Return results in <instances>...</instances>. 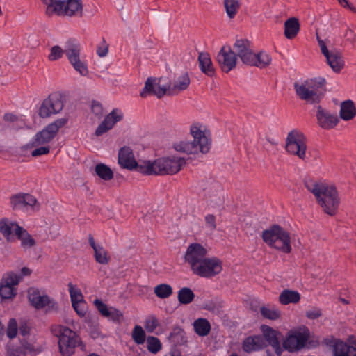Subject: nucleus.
Wrapping results in <instances>:
<instances>
[{
    "instance_id": "e433bc0d",
    "label": "nucleus",
    "mask_w": 356,
    "mask_h": 356,
    "mask_svg": "<svg viewBox=\"0 0 356 356\" xmlns=\"http://www.w3.org/2000/svg\"><path fill=\"white\" fill-rule=\"evenodd\" d=\"M261 315L264 318L271 321H276L281 318L282 312L275 305H264L260 307Z\"/></svg>"
},
{
    "instance_id": "ddd939ff",
    "label": "nucleus",
    "mask_w": 356,
    "mask_h": 356,
    "mask_svg": "<svg viewBox=\"0 0 356 356\" xmlns=\"http://www.w3.org/2000/svg\"><path fill=\"white\" fill-rule=\"evenodd\" d=\"M63 106V95L59 92H52L42 102L39 109V115L41 118H48L60 113Z\"/></svg>"
},
{
    "instance_id": "473e14b6",
    "label": "nucleus",
    "mask_w": 356,
    "mask_h": 356,
    "mask_svg": "<svg viewBox=\"0 0 356 356\" xmlns=\"http://www.w3.org/2000/svg\"><path fill=\"white\" fill-rule=\"evenodd\" d=\"M301 299L300 293L297 291L284 289L279 296V302L281 305L296 304Z\"/></svg>"
},
{
    "instance_id": "774afa93",
    "label": "nucleus",
    "mask_w": 356,
    "mask_h": 356,
    "mask_svg": "<svg viewBox=\"0 0 356 356\" xmlns=\"http://www.w3.org/2000/svg\"><path fill=\"white\" fill-rule=\"evenodd\" d=\"M165 356H181V354L177 352H171L169 354L165 355Z\"/></svg>"
},
{
    "instance_id": "a19ab883",
    "label": "nucleus",
    "mask_w": 356,
    "mask_h": 356,
    "mask_svg": "<svg viewBox=\"0 0 356 356\" xmlns=\"http://www.w3.org/2000/svg\"><path fill=\"white\" fill-rule=\"evenodd\" d=\"M95 171L96 175L103 180L108 181L113 177L112 170L104 163L97 164L95 168Z\"/></svg>"
},
{
    "instance_id": "8fccbe9b",
    "label": "nucleus",
    "mask_w": 356,
    "mask_h": 356,
    "mask_svg": "<svg viewBox=\"0 0 356 356\" xmlns=\"http://www.w3.org/2000/svg\"><path fill=\"white\" fill-rule=\"evenodd\" d=\"M159 325V321L156 316H149L145 322V328L148 332H153Z\"/></svg>"
},
{
    "instance_id": "4c0bfd02",
    "label": "nucleus",
    "mask_w": 356,
    "mask_h": 356,
    "mask_svg": "<svg viewBox=\"0 0 356 356\" xmlns=\"http://www.w3.org/2000/svg\"><path fill=\"white\" fill-rule=\"evenodd\" d=\"M356 114L354 103L351 100H347L341 103L340 108V117L344 120L353 119Z\"/></svg>"
},
{
    "instance_id": "f257e3e1",
    "label": "nucleus",
    "mask_w": 356,
    "mask_h": 356,
    "mask_svg": "<svg viewBox=\"0 0 356 356\" xmlns=\"http://www.w3.org/2000/svg\"><path fill=\"white\" fill-rule=\"evenodd\" d=\"M189 132L193 140H181L173 143V149L186 154H207L211 147V132L200 122H194L190 126Z\"/></svg>"
},
{
    "instance_id": "9d476101",
    "label": "nucleus",
    "mask_w": 356,
    "mask_h": 356,
    "mask_svg": "<svg viewBox=\"0 0 356 356\" xmlns=\"http://www.w3.org/2000/svg\"><path fill=\"white\" fill-rule=\"evenodd\" d=\"M68 120L65 118H59L48 124L41 131L37 133L31 141L26 145L27 148H32L50 143L56 136L59 129L65 126Z\"/></svg>"
},
{
    "instance_id": "49530a36",
    "label": "nucleus",
    "mask_w": 356,
    "mask_h": 356,
    "mask_svg": "<svg viewBox=\"0 0 356 356\" xmlns=\"http://www.w3.org/2000/svg\"><path fill=\"white\" fill-rule=\"evenodd\" d=\"M154 293L159 298L165 299L172 293V288L168 284H161L154 287Z\"/></svg>"
},
{
    "instance_id": "09e8293b",
    "label": "nucleus",
    "mask_w": 356,
    "mask_h": 356,
    "mask_svg": "<svg viewBox=\"0 0 356 356\" xmlns=\"http://www.w3.org/2000/svg\"><path fill=\"white\" fill-rule=\"evenodd\" d=\"M132 339L136 343L143 344L145 341V333L140 325H136L132 332Z\"/></svg>"
},
{
    "instance_id": "4be33fe9",
    "label": "nucleus",
    "mask_w": 356,
    "mask_h": 356,
    "mask_svg": "<svg viewBox=\"0 0 356 356\" xmlns=\"http://www.w3.org/2000/svg\"><path fill=\"white\" fill-rule=\"evenodd\" d=\"M123 114L119 109H113L109 114H108L104 120L99 124L95 131L96 136H101L104 134L111 130L114 125L122 120Z\"/></svg>"
},
{
    "instance_id": "f8f14e48",
    "label": "nucleus",
    "mask_w": 356,
    "mask_h": 356,
    "mask_svg": "<svg viewBox=\"0 0 356 356\" xmlns=\"http://www.w3.org/2000/svg\"><path fill=\"white\" fill-rule=\"evenodd\" d=\"M222 270V262L216 257H206L193 271V273L204 278H211Z\"/></svg>"
},
{
    "instance_id": "7c9ffc66",
    "label": "nucleus",
    "mask_w": 356,
    "mask_h": 356,
    "mask_svg": "<svg viewBox=\"0 0 356 356\" xmlns=\"http://www.w3.org/2000/svg\"><path fill=\"white\" fill-rule=\"evenodd\" d=\"M271 60V56L266 51H262L257 54L253 52L248 65L265 68L270 64Z\"/></svg>"
},
{
    "instance_id": "f03ea898",
    "label": "nucleus",
    "mask_w": 356,
    "mask_h": 356,
    "mask_svg": "<svg viewBox=\"0 0 356 356\" xmlns=\"http://www.w3.org/2000/svg\"><path fill=\"white\" fill-rule=\"evenodd\" d=\"M307 189L312 193L323 211L332 216L339 207L340 198L336 187L325 183L307 182Z\"/></svg>"
},
{
    "instance_id": "c85d7f7f",
    "label": "nucleus",
    "mask_w": 356,
    "mask_h": 356,
    "mask_svg": "<svg viewBox=\"0 0 356 356\" xmlns=\"http://www.w3.org/2000/svg\"><path fill=\"white\" fill-rule=\"evenodd\" d=\"M221 193V187L219 185H216L212 188L205 189L204 196L207 204L212 207H215L222 203Z\"/></svg>"
},
{
    "instance_id": "423d86ee",
    "label": "nucleus",
    "mask_w": 356,
    "mask_h": 356,
    "mask_svg": "<svg viewBox=\"0 0 356 356\" xmlns=\"http://www.w3.org/2000/svg\"><path fill=\"white\" fill-rule=\"evenodd\" d=\"M325 83V80L321 78L307 80L301 83H295L294 89L301 99L311 104L318 103L324 95Z\"/></svg>"
},
{
    "instance_id": "6e6d98bb",
    "label": "nucleus",
    "mask_w": 356,
    "mask_h": 356,
    "mask_svg": "<svg viewBox=\"0 0 356 356\" xmlns=\"http://www.w3.org/2000/svg\"><path fill=\"white\" fill-rule=\"evenodd\" d=\"M92 111L97 118H100L103 115V107L102 104L97 102H93L92 104Z\"/></svg>"
},
{
    "instance_id": "4468645a",
    "label": "nucleus",
    "mask_w": 356,
    "mask_h": 356,
    "mask_svg": "<svg viewBox=\"0 0 356 356\" xmlns=\"http://www.w3.org/2000/svg\"><path fill=\"white\" fill-rule=\"evenodd\" d=\"M207 254L208 251L204 245L198 243H192L186 248L184 260L193 272L207 256Z\"/></svg>"
},
{
    "instance_id": "72a5a7b5",
    "label": "nucleus",
    "mask_w": 356,
    "mask_h": 356,
    "mask_svg": "<svg viewBox=\"0 0 356 356\" xmlns=\"http://www.w3.org/2000/svg\"><path fill=\"white\" fill-rule=\"evenodd\" d=\"M300 31V24L298 19L296 17L289 18L284 22V36L292 40L295 38Z\"/></svg>"
},
{
    "instance_id": "052dcab7",
    "label": "nucleus",
    "mask_w": 356,
    "mask_h": 356,
    "mask_svg": "<svg viewBox=\"0 0 356 356\" xmlns=\"http://www.w3.org/2000/svg\"><path fill=\"white\" fill-rule=\"evenodd\" d=\"M339 4L345 8L349 9L353 13H356V8L352 3H350L348 0H338Z\"/></svg>"
},
{
    "instance_id": "aec40b11",
    "label": "nucleus",
    "mask_w": 356,
    "mask_h": 356,
    "mask_svg": "<svg viewBox=\"0 0 356 356\" xmlns=\"http://www.w3.org/2000/svg\"><path fill=\"white\" fill-rule=\"evenodd\" d=\"M10 204L14 209H39L36 198L29 193H18L13 195L10 197Z\"/></svg>"
},
{
    "instance_id": "7ed1b4c3",
    "label": "nucleus",
    "mask_w": 356,
    "mask_h": 356,
    "mask_svg": "<svg viewBox=\"0 0 356 356\" xmlns=\"http://www.w3.org/2000/svg\"><path fill=\"white\" fill-rule=\"evenodd\" d=\"M141 171L145 175H176L186 165L184 158L171 155L158 158L154 161L147 160L143 163Z\"/></svg>"
},
{
    "instance_id": "9b49d317",
    "label": "nucleus",
    "mask_w": 356,
    "mask_h": 356,
    "mask_svg": "<svg viewBox=\"0 0 356 356\" xmlns=\"http://www.w3.org/2000/svg\"><path fill=\"white\" fill-rule=\"evenodd\" d=\"M67 58L73 68L80 74V75L86 76L88 74V68L87 64L80 58V44L72 39L66 41Z\"/></svg>"
},
{
    "instance_id": "a18cd8bd",
    "label": "nucleus",
    "mask_w": 356,
    "mask_h": 356,
    "mask_svg": "<svg viewBox=\"0 0 356 356\" xmlns=\"http://www.w3.org/2000/svg\"><path fill=\"white\" fill-rule=\"evenodd\" d=\"M64 54L67 56L66 42L65 43L64 49L59 45H54L51 47L47 58L49 61H56L60 60Z\"/></svg>"
},
{
    "instance_id": "dca6fc26",
    "label": "nucleus",
    "mask_w": 356,
    "mask_h": 356,
    "mask_svg": "<svg viewBox=\"0 0 356 356\" xmlns=\"http://www.w3.org/2000/svg\"><path fill=\"white\" fill-rule=\"evenodd\" d=\"M326 346L332 348L334 356H356V340L349 343L333 337L324 341Z\"/></svg>"
},
{
    "instance_id": "c9c22d12",
    "label": "nucleus",
    "mask_w": 356,
    "mask_h": 356,
    "mask_svg": "<svg viewBox=\"0 0 356 356\" xmlns=\"http://www.w3.org/2000/svg\"><path fill=\"white\" fill-rule=\"evenodd\" d=\"M193 325L195 332L200 337L208 335L211 329L209 321L203 318L196 319L193 322Z\"/></svg>"
},
{
    "instance_id": "a878e982",
    "label": "nucleus",
    "mask_w": 356,
    "mask_h": 356,
    "mask_svg": "<svg viewBox=\"0 0 356 356\" xmlns=\"http://www.w3.org/2000/svg\"><path fill=\"white\" fill-rule=\"evenodd\" d=\"M93 304L102 316L111 318L114 321H120L123 316L120 310L114 307H108L99 299H95Z\"/></svg>"
},
{
    "instance_id": "37998d69",
    "label": "nucleus",
    "mask_w": 356,
    "mask_h": 356,
    "mask_svg": "<svg viewBox=\"0 0 356 356\" xmlns=\"http://www.w3.org/2000/svg\"><path fill=\"white\" fill-rule=\"evenodd\" d=\"M17 226H19L16 222L10 221L7 218L2 219L0 221V232L7 238H8L13 231L15 232Z\"/></svg>"
},
{
    "instance_id": "1a4fd4ad",
    "label": "nucleus",
    "mask_w": 356,
    "mask_h": 356,
    "mask_svg": "<svg viewBox=\"0 0 356 356\" xmlns=\"http://www.w3.org/2000/svg\"><path fill=\"white\" fill-rule=\"evenodd\" d=\"M58 346L62 356H72L76 347H80L82 350L86 348L80 337L68 327H60Z\"/></svg>"
},
{
    "instance_id": "c756f323",
    "label": "nucleus",
    "mask_w": 356,
    "mask_h": 356,
    "mask_svg": "<svg viewBox=\"0 0 356 356\" xmlns=\"http://www.w3.org/2000/svg\"><path fill=\"white\" fill-rule=\"evenodd\" d=\"M264 346V340L261 335L250 336L243 341V349L246 353L257 351Z\"/></svg>"
},
{
    "instance_id": "e2e57ef3",
    "label": "nucleus",
    "mask_w": 356,
    "mask_h": 356,
    "mask_svg": "<svg viewBox=\"0 0 356 356\" xmlns=\"http://www.w3.org/2000/svg\"><path fill=\"white\" fill-rule=\"evenodd\" d=\"M270 346L273 348L275 353L278 355V356H280L282 353V348L280 346V341L279 340H277V344H275V343H271Z\"/></svg>"
},
{
    "instance_id": "de8ad7c7",
    "label": "nucleus",
    "mask_w": 356,
    "mask_h": 356,
    "mask_svg": "<svg viewBox=\"0 0 356 356\" xmlns=\"http://www.w3.org/2000/svg\"><path fill=\"white\" fill-rule=\"evenodd\" d=\"M147 350L152 353H157L161 349V343L154 337H149L147 340Z\"/></svg>"
},
{
    "instance_id": "0e129e2a",
    "label": "nucleus",
    "mask_w": 356,
    "mask_h": 356,
    "mask_svg": "<svg viewBox=\"0 0 356 356\" xmlns=\"http://www.w3.org/2000/svg\"><path fill=\"white\" fill-rule=\"evenodd\" d=\"M3 118L6 121L14 122L17 119V117L11 113H6L4 115Z\"/></svg>"
},
{
    "instance_id": "2eb2a0df",
    "label": "nucleus",
    "mask_w": 356,
    "mask_h": 356,
    "mask_svg": "<svg viewBox=\"0 0 356 356\" xmlns=\"http://www.w3.org/2000/svg\"><path fill=\"white\" fill-rule=\"evenodd\" d=\"M28 298L31 305L36 309L46 308L47 312L58 309L57 302L46 294L42 295L38 289H29Z\"/></svg>"
},
{
    "instance_id": "3c124183",
    "label": "nucleus",
    "mask_w": 356,
    "mask_h": 356,
    "mask_svg": "<svg viewBox=\"0 0 356 356\" xmlns=\"http://www.w3.org/2000/svg\"><path fill=\"white\" fill-rule=\"evenodd\" d=\"M72 306L80 317H84L87 312V303L85 300L76 303H72Z\"/></svg>"
},
{
    "instance_id": "0eeeda50",
    "label": "nucleus",
    "mask_w": 356,
    "mask_h": 356,
    "mask_svg": "<svg viewBox=\"0 0 356 356\" xmlns=\"http://www.w3.org/2000/svg\"><path fill=\"white\" fill-rule=\"evenodd\" d=\"M310 338V331L305 325L290 330L283 339V348L289 353H296L303 349Z\"/></svg>"
},
{
    "instance_id": "a211bd4d",
    "label": "nucleus",
    "mask_w": 356,
    "mask_h": 356,
    "mask_svg": "<svg viewBox=\"0 0 356 356\" xmlns=\"http://www.w3.org/2000/svg\"><path fill=\"white\" fill-rule=\"evenodd\" d=\"M21 277L14 273H8L0 284V296L2 299H11L17 294L15 286L19 284Z\"/></svg>"
},
{
    "instance_id": "58836bf2",
    "label": "nucleus",
    "mask_w": 356,
    "mask_h": 356,
    "mask_svg": "<svg viewBox=\"0 0 356 356\" xmlns=\"http://www.w3.org/2000/svg\"><path fill=\"white\" fill-rule=\"evenodd\" d=\"M260 330L263 334V339L265 338L270 345L271 343L277 344L278 336L280 334L278 331L267 325H261Z\"/></svg>"
},
{
    "instance_id": "cd10ccee",
    "label": "nucleus",
    "mask_w": 356,
    "mask_h": 356,
    "mask_svg": "<svg viewBox=\"0 0 356 356\" xmlns=\"http://www.w3.org/2000/svg\"><path fill=\"white\" fill-rule=\"evenodd\" d=\"M88 243L94 251V257L96 262L100 264H107L109 261V257L107 251L101 244H97L93 236L90 234Z\"/></svg>"
},
{
    "instance_id": "ea45409f",
    "label": "nucleus",
    "mask_w": 356,
    "mask_h": 356,
    "mask_svg": "<svg viewBox=\"0 0 356 356\" xmlns=\"http://www.w3.org/2000/svg\"><path fill=\"white\" fill-rule=\"evenodd\" d=\"M224 7L229 19L235 17L241 7V0H224Z\"/></svg>"
},
{
    "instance_id": "20e7f679",
    "label": "nucleus",
    "mask_w": 356,
    "mask_h": 356,
    "mask_svg": "<svg viewBox=\"0 0 356 356\" xmlns=\"http://www.w3.org/2000/svg\"><path fill=\"white\" fill-rule=\"evenodd\" d=\"M46 7L48 16L81 17L83 13L81 0H40Z\"/></svg>"
},
{
    "instance_id": "6e6552de",
    "label": "nucleus",
    "mask_w": 356,
    "mask_h": 356,
    "mask_svg": "<svg viewBox=\"0 0 356 356\" xmlns=\"http://www.w3.org/2000/svg\"><path fill=\"white\" fill-rule=\"evenodd\" d=\"M307 149V138L302 132L293 129L288 134L285 141V149L288 154L306 161Z\"/></svg>"
},
{
    "instance_id": "6ab92c4d",
    "label": "nucleus",
    "mask_w": 356,
    "mask_h": 356,
    "mask_svg": "<svg viewBox=\"0 0 356 356\" xmlns=\"http://www.w3.org/2000/svg\"><path fill=\"white\" fill-rule=\"evenodd\" d=\"M147 160L139 161L136 162L132 150L127 147H124L120 149L118 153V163L123 168L129 170H135L136 171L143 174L141 167L146 163Z\"/></svg>"
},
{
    "instance_id": "864d4df0",
    "label": "nucleus",
    "mask_w": 356,
    "mask_h": 356,
    "mask_svg": "<svg viewBox=\"0 0 356 356\" xmlns=\"http://www.w3.org/2000/svg\"><path fill=\"white\" fill-rule=\"evenodd\" d=\"M343 37L346 41L353 44L354 45L356 44V33L353 29L347 27Z\"/></svg>"
},
{
    "instance_id": "4d7b16f0",
    "label": "nucleus",
    "mask_w": 356,
    "mask_h": 356,
    "mask_svg": "<svg viewBox=\"0 0 356 356\" xmlns=\"http://www.w3.org/2000/svg\"><path fill=\"white\" fill-rule=\"evenodd\" d=\"M322 314L321 310L318 308H315L311 310H308L306 312V316L309 319H316L320 317Z\"/></svg>"
},
{
    "instance_id": "5701e85b",
    "label": "nucleus",
    "mask_w": 356,
    "mask_h": 356,
    "mask_svg": "<svg viewBox=\"0 0 356 356\" xmlns=\"http://www.w3.org/2000/svg\"><path fill=\"white\" fill-rule=\"evenodd\" d=\"M316 118L318 125L325 129H332L339 122V119L336 114L323 109L321 106L317 107Z\"/></svg>"
},
{
    "instance_id": "f704fd0d",
    "label": "nucleus",
    "mask_w": 356,
    "mask_h": 356,
    "mask_svg": "<svg viewBox=\"0 0 356 356\" xmlns=\"http://www.w3.org/2000/svg\"><path fill=\"white\" fill-rule=\"evenodd\" d=\"M15 234L21 241V246L24 250H28L33 247L35 241L28 232L20 226H17Z\"/></svg>"
},
{
    "instance_id": "b1692460",
    "label": "nucleus",
    "mask_w": 356,
    "mask_h": 356,
    "mask_svg": "<svg viewBox=\"0 0 356 356\" xmlns=\"http://www.w3.org/2000/svg\"><path fill=\"white\" fill-rule=\"evenodd\" d=\"M233 49L236 56L237 55L244 64L248 65L253 54L250 42L248 40H236L233 45Z\"/></svg>"
},
{
    "instance_id": "bb28decb",
    "label": "nucleus",
    "mask_w": 356,
    "mask_h": 356,
    "mask_svg": "<svg viewBox=\"0 0 356 356\" xmlns=\"http://www.w3.org/2000/svg\"><path fill=\"white\" fill-rule=\"evenodd\" d=\"M324 56L326 58L327 63L334 72L339 73L344 67L345 61L340 52L331 50Z\"/></svg>"
},
{
    "instance_id": "393cba45",
    "label": "nucleus",
    "mask_w": 356,
    "mask_h": 356,
    "mask_svg": "<svg viewBox=\"0 0 356 356\" xmlns=\"http://www.w3.org/2000/svg\"><path fill=\"white\" fill-rule=\"evenodd\" d=\"M191 83V80L188 73H183L176 76L173 81V83H166L168 89V95H174L179 92L186 90Z\"/></svg>"
},
{
    "instance_id": "79ce46f5",
    "label": "nucleus",
    "mask_w": 356,
    "mask_h": 356,
    "mask_svg": "<svg viewBox=\"0 0 356 356\" xmlns=\"http://www.w3.org/2000/svg\"><path fill=\"white\" fill-rule=\"evenodd\" d=\"M177 298L181 304L187 305L193 300L195 294L191 289L183 287L178 291Z\"/></svg>"
},
{
    "instance_id": "680f3d73",
    "label": "nucleus",
    "mask_w": 356,
    "mask_h": 356,
    "mask_svg": "<svg viewBox=\"0 0 356 356\" xmlns=\"http://www.w3.org/2000/svg\"><path fill=\"white\" fill-rule=\"evenodd\" d=\"M317 41L321 48V53L323 54V56L327 54V53H329L330 51L328 50L325 42L321 39L318 35H317Z\"/></svg>"
},
{
    "instance_id": "2f4dec72",
    "label": "nucleus",
    "mask_w": 356,
    "mask_h": 356,
    "mask_svg": "<svg viewBox=\"0 0 356 356\" xmlns=\"http://www.w3.org/2000/svg\"><path fill=\"white\" fill-rule=\"evenodd\" d=\"M199 67L202 72L208 76H213L215 74L214 67L210 57L207 52H201L198 56Z\"/></svg>"
},
{
    "instance_id": "39448f33",
    "label": "nucleus",
    "mask_w": 356,
    "mask_h": 356,
    "mask_svg": "<svg viewBox=\"0 0 356 356\" xmlns=\"http://www.w3.org/2000/svg\"><path fill=\"white\" fill-rule=\"evenodd\" d=\"M262 238L269 247L284 253L292 250L290 234L280 225H274L263 231Z\"/></svg>"
},
{
    "instance_id": "13d9d810",
    "label": "nucleus",
    "mask_w": 356,
    "mask_h": 356,
    "mask_svg": "<svg viewBox=\"0 0 356 356\" xmlns=\"http://www.w3.org/2000/svg\"><path fill=\"white\" fill-rule=\"evenodd\" d=\"M50 151L49 147H40L38 148H36L31 152V155L33 157H36L41 155H45L47 154Z\"/></svg>"
},
{
    "instance_id": "5fc2aeb1",
    "label": "nucleus",
    "mask_w": 356,
    "mask_h": 356,
    "mask_svg": "<svg viewBox=\"0 0 356 356\" xmlns=\"http://www.w3.org/2000/svg\"><path fill=\"white\" fill-rule=\"evenodd\" d=\"M204 219L206 226L209 230L213 231L216 229V217L214 215L207 214Z\"/></svg>"
},
{
    "instance_id": "f3484780",
    "label": "nucleus",
    "mask_w": 356,
    "mask_h": 356,
    "mask_svg": "<svg viewBox=\"0 0 356 356\" xmlns=\"http://www.w3.org/2000/svg\"><path fill=\"white\" fill-rule=\"evenodd\" d=\"M162 78L159 79L158 81L155 78H147L143 90L140 91V95L143 98L149 95H154L158 98H161L168 94L169 87H167L166 84H162Z\"/></svg>"
},
{
    "instance_id": "69168bd1",
    "label": "nucleus",
    "mask_w": 356,
    "mask_h": 356,
    "mask_svg": "<svg viewBox=\"0 0 356 356\" xmlns=\"http://www.w3.org/2000/svg\"><path fill=\"white\" fill-rule=\"evenodd\" d=\"M19 332L22 335L25 336L29 333V328L26 325H21L19 327Z\"/></svg>"
},
{
    "instance_id": "603ef678",
    "label": "nucleus",
    "mask_w": 356,
    "mask_h": 356,
    "mask_svg": "<svg viewBox=\"0 0 356 356\" xmlns=\"http://www.w3.org/2000/svg\"><path fill=\"white\" fill-rule=\"evenodd\" d=\"M17 334V323L15 318H11L8 324L7 336L10 339H13Z\"/></svg>"
},
{
    "instance_id": "338daca9",
    "label": "nucleus",
    "mask_w": 356,
    "mask_h": 356,
    "mask_svg": "<svg viewBox=\"0 0 356 356\" xmlns=\"http://www.w3.org/2000/svg\"><path fill=\"white\" fill-rule=\"evenodd\" d=\"M31 273V270L29 268H28L26 267H24L21 270L22 276H19V277L22 278V276L29 275Z\"/></svg>"
},
{
    "instance_id": "412c9836",
    "label": "nucleus",
    "mask_w": 356,
    "mask_h": 356,
    "mask_svg": "<svg viewBox=\"0 0 356 356\" xmlns=\"http://www.w3.org/2000/svg\"><path fill=\"white\" fill-rule=\"evenodd\" d=\"M236 56L230 47H223L217 55V60L225 72H229L236 65Z\"/></svg>"
},
{
    "instance_id": "bf43d9fd",
    "label": "nucleus",
    "mask_w": 356,
    "mask_h": 356,
    "mask_svg": "<svg viewBox=\"0 0 356 356\" xmlns=\"http://www.w3.org/2000/svg\"><path fill=\"white\" fill-rule=\"evenodd\" d=\"M108 45L104 40L102 44L97 47V54L100 57H104L108 54Z\"/></svg>"
},
{
    "instance_id": "c03bdc74",
    "label": "nucleus",
    "mask_w": 356,
    "mask_h": 356,
    "mask_svg": "<svg viewBox=\"0 0 356 356\" xmlns=\"http://www.w3.org/2000/svg\"><path fill=\"white\" fill-rule=\"evenodd\" d=\"M67 286L72 303H76L85 300L81 289L76 285H74L72 282H70Z\"/></svg>"
}]
</instances>
